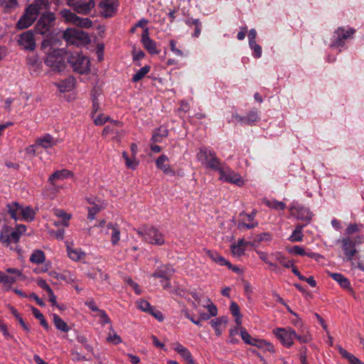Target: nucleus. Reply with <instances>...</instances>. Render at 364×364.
<instances>
[{
  "instance_id": "obj_35",
  "label": "nucleus",
  "mask_w": 364,
  "mask_h": 364,
  "mask_svg": "<svg viewBox=\"0 0 364 364\" xmlns=\"http://www.w3.org/2000/svg\"><path fill=\"white\" fill-rule=\"evenodd\" d=\"M46 259V256L42 250H35L30 257V261L36 264H42Z\"/></svg>"
},
{
  "instance_id": "obj_14",
  "label": "nucleus",
  "mask_w": 364,
  "mask_h": 364,
  "mask_svg": "<svg viewBox=\"0 0 364 364\" xmlns=\"http://www.w3.org/2000/svg\"><path fill=\"white\" fill-rule=\"evenodd\" d=\"M36 18L37 17L36 16L28 12V10L26 9L23 15L16 23V28L18 30L27 28L34 23Z\"/></svg>"
},
{
  "instance_id": "obj_45",
  "label": "nucleus",
  "mask_w": 364,
  "mask_h": 364,
  "mask_svg": "<svg viewBox=\"0 0 364 364\" xmlns=\"http://www.w3.org/2000/svg\"><path fill=\"white\" fill-rule=\"evenodd\" d=\"M10 228L7 225L3 227L2 230L0 232V242L8 246L9 241V232H10Z\"/></svg>"
},
{
  "instance_id": "obj_23",
  "label": "nucleus",
  "mask_w": 364,
  "mask_h": 364,
  "mask_svg": "<svg viewBox=\"0 0 364 364\" xmlns=\"http://www.w3.org/2000/svg\"><path fill=\"white\" fill-rule=\"evenodd\" d=\"M328 275L336 281L341 287L348 289L349 291H353L352 288L350 287V284L346 277H345L343 274L339 273H331L328 272Z\"/></svg>"
},
{
  "instance_id": "obj_53",
  "label": "nucleus",
  "mask_w": 364,
  "mask_h": 364,
  "mask_svg": "<svg viewBox=\"0 0 364 364\" xmlns=\"http://www.w3.org/2000/svg\"><path fill=\"white\" fill-rule=\"evenodd\" d=\"M109 120V117L108 116H105L103 114H100L98 116H97L96 118L94 119V123L97 126H101Z\"/></svg>"
},
{
  "instance_id": "obj_56",
  "label": "nucleus",
  "mask_w": 364,
  "mask_h": 364,
  "mask_svg": "<svg viewBox=\"0 0 364 364\" xmlns=\"http://www.w3.org/2000/svg\"><path fill=\"white\" fill-rule=\"evenodd\" d=\"M256 241L257 243H261L262 242H269L272 240V235L268 232H263L262 234L257 235L256 237Z\"/></svg>"
},
{
  "instance_id": "obj_41",
  "label": "nucleus",
  "mask_w": 364,
  "mask_h": 364,
  "mask_svg": "<svg viewBox=\"0 0 364 364\" xmlns=\"http://www.w3.org/2000/svg\"><path fill=\"white\" fill-rule=\"evenodd\" d=\"M240 331L241 338L243 340V341L247 344L254 346V343H255V341H254L255 338H252V336L246 331V329L243 327H240Z\"/></svg>"
},
{
  "instance_id": "obj_52",
  "label": "nucleus",
  "mask_w": 364,
  "mask_h": 364,
  "mask_svg": "<svg viewBox=\"0 0 364 364\" xmlns=\"http://www.w3.org/2000/svg\"><path fill=\"white\" fill-rule=\"evenodd\" d=\"M55 215L59 217L62 218L63 220V225L65 226H68V220H70V215H68L64 210L60 209L55 210Z\"/></svg>"
},
{
  "instance_id": "obj_34",
  "label": "nucleus",
  "mask_w": 364,
  "mask_h": 364,
  "mask_svg": "<svg viewBox=\"0 0 364 364\" xmlns=\"http://www.w3.org/2000/svg\"><path fill=\"white\" fill-rule=\"evenodd\" d=\"M67 248L69 257L74 261H79L85 255V252L80 250L72 249L69 245H68Z\"/></svg>"
},
{
  "instance_id": "obj_12",
  "label": "nucleus",
  "mask_w": 364,
  "mask_h": 364,
  "mask_svg": "<svg viewBox=\"0 0 364 364\" xmlns=\"http://www.w3.org/2000/svg\"><path fill=\"white\" fill-rule=\"evenodd\" d=\"M291 216L305 221L306 223H309L312 218V213L310 210L303 206H292L289 209Z\"/></svg>"
},
{
  "instance_id": "obj_2",
  "label": "nucleus",
  "mask_w": 364,
  "mask_h": 364,
  "mask_svg": "<svg viewBox=\"0 0 364 364\" xmlns=\"http://www.w3.org/2000/svg\"><path fill=\"white\" fill-rule=\"evenodd\" d=\"M341 243L347 260L350 261L358 252L356 246L364 243V236L358 235L355 237H346L342 239Z\"/></svg>"
},
{
  "instance_id": "obj_47",
  "label": "nucleus",
  "mask_w": 364,
  "mask_h": 364,
  "mask_svg": "<svg viewBox=\"0 0 364 364\" xmlns=\"http://www.w3.org/2000/svg\"><path fill=\"white\" fill-rule=\"evenodd\" d=\"M258 119L259 117L257 112L255 111H251L245 117V124L250 125L252 123L257 122Z\"/></svg>"
},
{
  "instance_id": "obj_58",
  "label": "nucleus",
  "mask_w": 364,
  "mask_h": 364,
  "mask_svg": "<svg viewBox=\"0 0 364 364\" xmlns=\"http://www.w3.org/2000/svg\"><path fill=\"white\" fill-rule=\"evenodd\" d=\"M238 331L239 329L237 327L230 330L229 339L231 343H236L239 341V340L236 338V336L238 335Z\"/></svg>"
},
{
  "instance_id": "obj_48",
  "label": "nucleus",
  "mask_w": 364,
  "mask_h": 364,
  "mask_svg": "<svg viewBox=\"0 0 364 364\" xmlns=\"http://www.w3.org/2000/svg\"><path fill=\"white\" fill-rule=\"evenodd\" d=\"M9 209V213L11 217L15 220L17 218V211L19 210V205L18 203H14L12 204L7 205Z\"/></svg>"
},
{
  "instance_id": "obj_28",
  "label": "nucleus",
  "mask_w": 364,
  "mask_h": 364,
  "mask_svg": "<svg viewBox=\"0 0 364 364\" xmlns=\"http://www.w3.org/2000/svg\"><path fill=\"white\" fill-rule=\"evenodd\" d=\"M107 228L112 230L111 233V242L113 245L118 244L120 240V230L117 224L109 223Z\"/></svg>"
},
{
  "instance_id": "obj_36",
  "label": "nucleus",
  "mask_w": 364,
  "mask_h": 364,
  "mask_svg": "<svg viewBox=\"0 0 364 364\" xmlns=\"http://www.w3.org/2000/svg\"><path fill=\"white\" fill-rule=\"evenodd\" d=\"M122 157L125 160V164L127 168L133 170L136 169L139 164V162L136 160V157L133 158L132 156V157H129L128 154L126 151L122 153Z\"/></svg>"
},
{
  "instance_id": "obj_26",
  "label": "nucleus",
  "mask_w": 364,
  "mask_h": 364,
  "mask_svg": "<svg viewBox=\"0 0 364 364\" xmlns=\"http://www.w3.org/2000/svg\"><path fill=\"white\" fill-rule=\"evenodd\" d=\"M37 284L41 288L45 289L47 291V294L49 296V301L53 305H56V296H55L53 291L46 283V280L38 279L37 281Z\"/></svg>"
},
{
  "instance_id": "obj_9",
  "label": "nucleus",
  "mask_w": 364,
  "mask_h": 364,
  "mask_svg": "<svg viewBox=\"0 0 364 364\" xmlns=\"http://www.w3.org/2000/svg\"><path fill=\"white\" fill-rule=\"evenodd\" d=\"M18 43L25 50H33L36 46L33 33L31 31H27L20 34Z\"/></svg>"
},
{
  "instance_id": "obj_22",
  "label": "nucleus",
  "mask_w": 364,
  "mask_h": 364,
  "mask_svg": "<svg viewBox=\"0 0 364 364\" xmlns=\"http://www.w3.org/2000/svg\"><path fill=\"white\" fill-rule=\"evenodd\" d=\"M87 201L88 203L92 205L88 208L87 218L90 220H94L95 215L101 210L104 209L105 205L104 203H101L100 200H97L98 203H96L95 201H92L90 199L87 200Z\"/></svg>"
},
{
  "instance_id": "obj_20",
  "label": "nucleus",
  "mask_w": 364,
  "mask_h": 364,
  "mask_svg": "<svg viewBox=\"0 0 364 364\" xmlns=\"http://www.w3.org/2000/svg\"><path fill=\"white\" fill-rule=\"evenodd\" d=\"M273 332L277 338L279 339L282 344L286 347L290 348L294 344V341L290 335L286 331V328H276Z\"/></svg>"
},
{
  "instance_id": "obj_33",
  "label": "nucleus",
  "mask_w": 364,
  "mask_h": 364,
  "mask_svg": "<svg viewBox=\"0 0 364 364\" xmlns=\"http://www.w3.org/2000/svg\"><path fill=\"white\" fill-rule=\"evenodd\" d=\"M254 341H255V343H254L255 346L272 353L275 352L274 348L272 343H268L264 340L254 339Z\"/></svg>"
},
{
  "instance_id": "obj_42",
  "label": "nucleus",
  "mask_w": 364,
  "mask_h": 364,
  "mask_svg": "<svg viewBox=\"0 0 364 364\" xmlns=\"http://www.w3.org/2000/svg\"><path fill=\"white\" fill-rule=\"evenodd\" d=\"M9 309L11 311V314L16 317V318L18 321L21 326L23 328V329L26 331H29V328L28 326L25 323L23 319L21 316V315L18 313L16 309L12 306L11 305H8Z\"/></svg>"
},
{
  "instance_id": "obj_43",
  "label": "nucleus",
  "mask_w": 364,
  "mask_h": 364,
  "mask_svg": "<svg viewBox=\"0 0 364 364\" xmlns=\"http://www.w3.org/2000/svg\"><path fill=\"white\" fill-rule=\"evenodd\" d=\"M21 213L22 214L23 218L26 220H32L35 217L34 210L29 206L24 208H21Z\"/></svg>"
},
{
  "instance_id": "obj_3",
  "label": "nucleus",
  "mask_w": 364,
  "mask_h": 364,
  "mask_svg": "<svg viewBox=\"0 0 364 364\" xmlns=\"http://www.w3.org/2000/svg\"><path fill=\"white\" fill-rule=\"evenodd\" d=\"M63 53V50H53L52 52L48 53V56L45 59V63L54 72L60 73L63 71L65 68Z\"/></svg>"
},
{
  "instance_id": "obj_60",
  "label": "nucleus",
  "mask_w": 364,
  "mask_h": 364,
  "mask_svg": "<svg viewBox=\"0 0 364 364\" xmlns=\"http://www.w3.org/2000/svg\"><path fill=\"white\" fill-rule=\"evenodd\" d=\"M20 235L16 231L14 230L11 232H9V241H8V245H10L11 242H18L20 238Z\"/></svg>"
},
{
  "instance_id": "obj_30",
  "label": "nucleus",
  "mask_w": 364,
  "mask_h": 364,
  "mask_svg": "<svg viewBox=\"0 0 364 364\" xmlns=\"http://www.w3.org/2000/svg\"><path fill=\"white\" fill-rule=\"evenodd\" d=\"M53 323L56 328L59 331L65 333L70 331L68 324L56 314H53Z\"/></svg>"
},
{
  "instance_id": "obj_44",
  "label": "nucleus",
  "mask_w": 364,
  "mask_h": 364,
  "mask_svg": "<svg viewBox=\"0 0 364 364\" xmlns=\"http://www.w3.org/2000/svg\"><path fill=\"white\" fill-rule=\"evenodd\" d=\"M265 204L272 208L276 209V210H284L286 208V205L283 202L277 201V200H264Z\"/></svg>"
},
{
  "instance_id": "obj_51",
  "label": "nucleus",
  "mask_w": 364,
  "mask_h": 364,
  "mask_svg": "<svg viewBox=\"0 0 364 364\" xmlns=\"http://www.w3.org/2000/svg\"><path fill=\"white\" fill-rule=\"evenodd\" d=\"M245 247H242L237 245H232L231 246V252L234 256L240 257L245 254Z\"/></svg>"
},
{
  "instance_id": "obj_11",
  "label": "nucleus",
  "mask_w": 364,
  "mask_h": 364,
  "mask_svg": "<svg viewBox=\"0 0 364 364\" xmlns=\"http://www.w3.org/2000/svg\"><path fill=\"white\" fill-rule=\"evenodd\" d=\"M100 13L105 18H109L116 14L117 4L115 0H102L99 4Z\"/></svg>"
},
{
  "instance_id": "obj_16",
  "label": "nucleus",
  "mask_w": 364,
  "mask_h": 364,
  "mask_svg": "<svg viewBox=\"0 0 364 364\" xmlns=\"http://www.w3.org/2000/svg\"><path fill=\"white\" fill-rule=\"evenodd\" d=\"M149 28H146L141 35V42L144 44V48L151 54H158L159 50L156 48V43L151 40L149 36Z\"/></svg>"
},
{
  "instance_id": "obj_25",
  "label": "nucleus",
  "mask_w": 364,
  "mask_h": 364,
  "mask_svg": "<svg viewBox=\"0 0 364 364\" xmlns=\"http://www.w3.org/2000/svg\"><path fill=\"white\" fill-rule=\"evenodd\" d=\"M156 166L161 169L165 174L173 173V170L168 165V158L163 154L156 159Z\"/></svg>"
},
{
  "instance_id": "obj_63",
  "label": "nucleus",
  "mask_w": 364,
  "mask_h": 364,
  "mask_svg": "<svg viewBox=\"0 0 364 364\" xmlns=\"http://www.w3.org/2000/svg\"><path fill=\"white\" fill-rule=\"evenodd\" d=\"M230 312H231V314H232L233 316H240V306L235 301H232L230 304Z\"/></svg>"
},
{
  "instance_id": "obj_6",
  "label": "nucleus",
  "mask_w": 364,
  "mask_h": 364,
  "mask_svg": "<svg viewBox=\"0 0 364 364\" xmlns=\"http://www.w3.org/2000/svg\"><path fill=\"white\" fill-rule=\"evenodd\" d=\"M55 16L54 13L45 12L42 14L40 18L35 25L34 30L37 33L45 34L55 26Z\"/></svg>"
},
{
  "instance_id": "obj_27",
  "label": "nucleus",
  "mask_w": 364,
  "mask_h": 364,
  "mask_svg": "<svg viewBox=\"0 0 364 364\" xmlns=\"http://www.w3.org/2000/svg\"><path fill=\"white\" fill-rule=\"evenodd\" d=\"M60 14L63 20L67 23L75 25L77 21H78L79 16L68 9H63L60 11Z\"/></svg>"
},
{
  "instance_id": "obj_18",
  "label": "nucleus",
  "mask_w": 364,
  "mask_h": 364,
  "mask_svg": "<svg viewBox=\"0 0 364 364\" xmlns=\"http://www.w3.org/2000/svg\"><path fill=\"white\" fill-rule=\"evenodd\" d=\"M173 272L174 269L172 267L170 264H166L157 268V269L152 274L151 277L154 278H161L168 281Z\"/></svg>"
},
{
  "instance_id": "obj_59",
  "label": "nucleus",
  "mask_w": 364,
  "mask_h": 364,
  "mask_svg": "<svg viewBox=\"0 0 364 364\" xmlns=\"http://www.w3.org/2000/svg\"><path fill=\"white\" fill-rule=\"evenodd\" d=\"M277 259L283 267L286 268H289L290 267H291V265H293L289 259H287L286 257L280 255H277Z\"/></svg>"
},
{
  "instance_id": "obj_62",
  "label": "nucleus",
  "mask_w": 364,
  "mask_h": 364,
  "mask_svg": "<svg viewBox=\"0 0 364 364\" xmlns=\"http://www.w3.org/2000/svg\"><path fill=\"white\" fill-rule=\"evenodd\" d=\"M101 94H102V89H101V87H100L98 86L94 87L92 88V91H91L92 100L95 101V100H98V97L100 95H101Z\"/></svg>"
},
{
  "instance_id": "obj_39",
  "label": "nucleus",
  "mask_w": 364,
  "mask_h": 364,
  "mask_svg": "<svg viewBox=\"0 0 364 364\" xmlns=\"http://www.w3.org/2000/svg\"><path fill=\"white\" fill-rule=\"evenodd\" d=\"M33 314L35 316V317L38 319H39L41 324L46 329L48 330L49 328V325L46 320L44 318V316L41 313V311L36 309V307H32L31 309Z\"/></svg>"
},
{
  "instance_id": "obj_13",
  "label": "nucleus",
  "mask_w": 364,
  "mask_h": 364,
  "mask_svg": "<svg viewBox=\"0 0 364 364\" xmlns=\"http://www.w3.org/2000/svg\"><path fill=\"white\" fill-rule=\"evenodd\" d=\"M74 177V173L73 171L68 169H61L58 170L53 172L48 178V182L53 187L55 186V182L60 180H64L68 178Z\"/></svg>"
},
{
  "instance_id": "obj_37",
  "label": "nucleus",
  "mask_w": 364,
  "mask_h": 364,
  "mask_svg": "<svg viewBox=\"0 0 364 364\" xmlns=\"http://www.w3.org/2000/svg\"><path fill=\"white\" fill-rule=\"evenodd\" d=\"M304 225H298L296 226L295 230L292 232V235L290 236L289 240L291 242H299L302 240L303 234L302 229Z\"/></svg>"
},
{
  "instance_id": "obj_46",
  "label": "nucleus",
  "mask_w": 364,
  "mask_h": 364,
  "mask_svg": "<svg viewBox=\"0 0 364 364\" xmlns=\"http://www.w3.org/2000/svg\"><path fill=\"white\" fill-rule=\"evenodd\" d=\"M75 26L81 27V28H88L92 26V22L88 18H81L79 16L78 21H77Z\"/></svg>"
},
{
  "instance_id": "obj_49",
  "label": "nucleus",
  "mask_w": 364,
  "mask_h": 364,
  "mask_svg": "<svg viewBox=\"0 0 364 364\" xmlns=\"http://www.w3.org/2000/svg\"><path fill=\"white\" fill-rule=\"evenodd\" d=\"M1 4L6 9L13 10L18 6L17 0H1Z\"/></svg>"
},
{
  "instance_id": "obj_5",
  "label": "nucleus",
  "mask_w": 364,
  "mask_h": 364,
  "mask_svg": "<svg viewBox=\"0 0 364 364\" xmlns=\"http://www.w3.org/2000/svg\"><path fill=\"white\" fill-rule=\"evenodd\" d=\"M68 63L70 64L73 71L79 74H85L90 70V59L86 56L77 53L71 55L68 58Z\"/></svg>"
},
{
  "instance_id": "obj_64",
  "label": "nucleus",
  "mask_w": 364,
  "mask_h": 364,
  "mask_svg": "<svg viewBox=\"0 0 364 364\" xmlns=\"http://www.w3.org/2000/svg\"><path fill=\"white\" fill-rule=\"evenodd\" d=\"M100 316L101 318V324L105 325V323H110L111 321L106 312L103 310H100L99 311Z\"/></svg>"
},
{
  "instance_id": "obj_21",
  "label": "nucleus",
  "mask_w": 364,
  "mask_h": 364,
  "mask_svg": "<svg viewBox=\"0 0 364 364\" xmlns=\"http://www.w3.org/2000/svg\"><path fill=\"white\" fill-rule=\"evenodd\" d=\"M55 144L56 140L49 134H46L41 137H38L36 140V146H39L46 149L52 148L55 146Z\"/></svg>"
},
{
  "instance_id": "obj_61",
  "label": "nucleus",
  "mask_w": 364,
  "mask_h": 364,
  "mask_svg": "<svg viewBox=\"0 0 364 364\" xmlns=\"http://www.w3.org/2000/svg\"><path fill=\"white\" fill-rule=\"evenodd\" d=\"M250 48L254 50L255 56L259 58L262 55V48L259 45L257 44L256 42L250 43Z\"/></svg>"
},
{
  "instance_id": "obj_55",
  "label": "nucleus",
  "mask_w": 364,
  "mask_h": 364,
  "mask_svg": "<svg viewBox=\"0 0 364 364\" xmlns=\"http://www.w3.org/2000/svg\"><path fill=\"white\" fill-rule=\"evenodd\" d=\"M124 281L126 283H127L130 287H132L134 289L136 294H140L141 293V291L139 288V286L137 283L134 282L130 277H125Z\"/></svg>"
},
{
  "instance_id": "obj_54",
  "label": "nucleus",
  "mask_w": 364,
  "mask_h": 364,
  "mask_svg": "<svg viewBox=\"0 0 364 364\" xmlns=\"http://www.w3.org/2000/svg\"><path fill=\"white\" fill-rule=\"evenodd\" d=\"M207 301L208 304L205 306L208 309L210 313L209 315L210 316H215L218 314V309L216 306L211 302L210 299H208Z\"/></svg>"
},
{
  "instance_id": "obj_8",
  "label": "nucleus",
  "mask_w": 364,
  "mask_h": 364,
  "mask_svg": "<svg viewBox=\"0 0 364 364\" xmlns=\"http://www.w3.org/2000/svg\"><path fill=\"white\" fill-rule=\"evenodd\" d=\"M145 239L150 243L161 245L164 243L163 235L153 226L144 225Z\"/></svg>"
},
{
  "instance_id": "obj_32",
  "label": "nucleus",
  "mask_w": 364,
  "mask_h": 364,
  "mask_svg": "<svg viewBox=\"0 0 364 364\" xmlns=\"http://www.w3.org/2000/svg\"><path fill=\"white\" fill-rule=\"evenodd\" d=\"M75 87V79L69 77L59 83L58 87L60 92H65L73 90Z\"/></svg>"
},
{
  "instance_id": "obj_7",
  "label": "nucleus",
  "mask_w": 364,
  "mask_h": 364,
  "mask_svg": "<svg viewBox=\"0 0 364 364\" xmlns=\"http://www.w3.org/2000/svg\"><path fill=\"white\" fill-rule=\"evenodd\" d=\"M67 4L73 7V10L80 14H88L95 8L94 0H66Z\"/></svg>"
},
{
  "instance_id": "obj_38",
  "label": "nucleus",
  "mask_w": 364,
  "mask_h": 364,
  "mask_svg": "<svg viewBox=\"0 0 364 364\" xmlns=\"http://www.w3.org/2000/svg\"><path fill=\"white\" fill-rule=\"evenodd\" d=\"M150 70V66L145 65L140 68L136 73L133 76V82H138L141 80Z\"/></svg>"
},
{
  "instance_id": "obj_19",
  "label": "nucleus",
  "mask_w": 364,
  "mask_h": 364,
  "mask_svg": "<svg viewBox=\"0 0 364 364\" xmlns=\"http://www.w3.org/2000/svg\"><path fill=\"white\" fill-rule=\"evenodd\" d=\"M336 33L338 35L337 39L331 44V47H339L343 45V41L348 39L351 35L355 33L353 28H350L345 31L342 28H338Z\"/></svg>"
},
{
  "instance_id": "obj_31",
  "label": "nucleus",
  "mask_w": 364,
  "mask_h": 364,
  "mask_svg": "<svg viewBox=\"0 0 364 364\" xmlns=\"http://www.w3.org/2000/svg\"><path fill=\"white\" fill-rule=\"evenodd\" d=\"M168 134V131L167 129L159 127L154 131L151 140L153 142H160Z\"/></svg>"
},
{
  "instance_id": "obj_57",
  "label": "nucleus",
  "mask_w": 364,
  "mask_h": 364,
  "mask_svg": "<svg viewBox=\"0 0 364 364\" xmlns=\"http://www.w3.org/2000/svg\"><path fill=\"white\" fill-rule=\"evenodd\" d=\"M107 341L109 343H112L114 344H118L122 343V339L119 336H118L117 333H114L112 334L111 333H109Z\"/></svg>"
},
{
  "instance_id": "obj_4",
  "label": "nucleus",
  "mask_w": 364,
  "mask_h": 364,
  "mask_svg": "<svg viewBox=\"0 0 364 364\" xmlns=\"http://www.w3.org/2000/svg\"><path fill=\"white\" fill-rule=\"evenodd\" d=\"M198 160L201 161L207 168L220 171L222 167L220 160L214 152L208 151L206 148H200L197 154Z\"/></svg>"
},
{
  "instance_id": "obj_50",
  "label": "nucleus",
  "mask_w": 364,
  "mask_h": 364,
  "mask_svg": "<svg viewBox=\"0 0 364 364\" xmlns=\"http://www.w3.org/2000/svg\"><path fill=\"white\" fill-rule=\"evenodd\" d=\"M138 307L144 311L149 312L153 310V307L151 306L150 304L144 299H141L137 302Z\"/></svg>"
},
{
  "instance_id": "obj_15",
  "label": "nucleus",
  "mask_w": 364,
  "mask_h": 364,
  "mask_svg": "<svg viewBox=\"0 0 364 364\" xmlns=\"http://www.w3.org/2000/svg\"><path fill=\"white\" fill-rule=\"evenodd\" d=\"M8 273L13 274L12 276H9L5 274L4 279L2 281V284L8 286V289L11 287V285L15 283L18 279L21 278L24 279V277L22 274V272L18 269L15 268H9L6 269Z\"/></svg>"
},
{
  "instance_id": "obj_24",
  "label": "nucleus",
  "mask_w": 364,
  "mask_h": 364,
  "mask_svg": "<svg viewBox=\"0 0 364 364\" xmlns=\"http://www.w3.org/2000/svg\"><path fill=\"white\" fill-rule=\"evenodd\" d=\"M174 350L189 364H196L191 352L180 343H176Z\"/></svg>"
},
{
  "instance_id": "obj_1",
  "label": "nucleus",
  "mask_w": 364,
  "mask_h": 364,
  "mask_svg": "<svg viewBox=\"0 0 364 364\" xmlns=\"http://www.w3.org/2000/svg\"><path fill=\"white\" fill-rule=\"evenodd\" d=\"M63 38L68 44L80 46L87 44L90 38L87 33L80 28H67L63 32Z\"/></svg>"
},
{
  "instance_id": "obj_29",
  "label": "nucleus",
  "mask_w": 364,
  "mask_h": 364,
  "mask_svg": "<svg viewBox=\"0 0 364 364\" xmlns=\"http://www.w3.org/2000/svg\"><path fill=\"white\" fill-rule=\"evenodd\" d=\"M227 321L228 318L225 316L218 317L210 321L211 326L215 331L216 336H219L221 335L222 330L220 328V326L223 324L225 325Z\"/></svg>"
},
{
  "instance_id": "obj_17",
  "label": "nucleus",
  "mask_w": 364,
  "mask_h": 364,
  "mask_svg": "<svg viewBox=\"0 0 364 364\" xmlns=\"http://www.w3.org/2000/svg\"><path fill=\"white\" fill-rule=\"evenodd\" d=\"M49 8L48 0H36L33 3L30 4L26 9L28 12H31L33 15L36 17L43 10H46Z\"/></svg>"
},
{
  "instance_id": "obj_10",
  "label": "nucleus",
  "mask_w": 364,
  "mask_h": 364,
  "mask_svg": "<svg viewBox=\"0 0 364 364\" xmlns=\"http://www.w3.org/2000/svg\"><path fill=\"white\" fill-rule=\"evenodd\" d=\"M220 179L228 183H234L238 186H242L244 185V181L240 175L230 169L225 170L223 168L220 170Z\"/></svg>"
},
{
  "instance_id": "obj_40",
  "label": "nucleus",
  "mask_w": 364,
  "mask_h": 364,
  "mask_svg": "<svg viewBox=\"0 0 364 364\" xmlns=\"http://www.w3.org/2000/svg\"><path fill=\"white\" fill-rule=\"evenodd\" d=\"M204 251L212 260L220 265L222 262H225V258L220 256L218 252L207 249H204Z\"/></svg>"
}]
</instances>
